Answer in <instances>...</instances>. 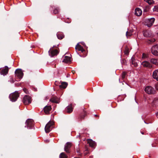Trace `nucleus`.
Segmentation results:
<instances>
[{
  "label": "nucleus",
  "instance_id": "nucleus-1",
  "mask_svg": "<svg viewBox=\"0 0 158 158\" xmlns=\"http://www.w3.org/2000/svg\"><path fill=\"white\" fill-rule=\"evenodd\" d=\"M145 92L148 94H153L156 93V91L154 88L151 86H147L144 89Z\"/></svg>",
  "mask_w": 158,
  "mask_h": 158
},
{
  "label": "nucleus",
  "instance_id": "nucleus-2",
  "mask_svg": "<svg viewBox=\"0 0 158 158\" xmlns=\"http://www.w3.org/2000/svg\"><path fill=\"white\" fill-rule=\"evenodd\" d=\"M19 96L18 93L15 91L10 95L9 98L12 102H14L17 100Z\"/></svg>",
  "mask_w": 158,
  "mask_h": 158
},
{
  "label": "nucleus",
  "instance_id": "nucleus-3",
  "mask_svg": "<svg viewBox=\"0 0 158 158\" xmlns=\"http://www.w3.org/2000/svg\"><path fill=\"white\" fill-rule=\"evenodd\" d=\"M23 73L20 69H17L15 72V76L16 78L21 79L22 78Z\"/></svg>",
  "mask_w": 158,
  "mask_h": 158
},
{
  "label": "nucleus",
  "instance_id": "nucleus-4",
  "mask_svg": "<svg viewBox=\"0 0 158 158\" xmlns=\"http://www.w3.org/2000/svg\"><path fill=\"white\" fill-rule=\"evenodd\" d=\"M152 53L155 56H158V45L157 44L153 46L151 49Z\"/></svg>",
  "mask_w": 158,
  "mask_h": 158
},
{
  "label": "nucleus",
  "instance_id": "nucleus-5",
  "mask_svg": "<svg viewBox=\"0 0 158 158\" xmlns=\"http://www.w3.org/2000/svg\"><path fill=\"white\" fill-rule=\"evenodd\" d=\"M155 21V19L152 18L150 19H146L145 21V24L148 27H151Z\"/></svg>",
  "mask_w": 158,
  "mask_h": 158
},
{
  "label": "nucleus",
  "instance_id": "nucleus-6",
  "mask_svg": "<svg viewBox=\"0 0 158 158\" xmlns=\"http://www.w3.org/2000/svg\"><path fill=\"white\" fill-rule=\"evenodd\" d=\"M31 98L29 95H25L23 98V102L25 105H27L31 102Z\"/></svg>",
  "mask_w": 158,
  "mask_h": 158
},
{
  "label": "nucleus",
  "instance_id": "nucleus-7",
  "mask_svg": "<svg viewBox=\"0 0 158 158\" xmlns=\"http://www.w3.org/2000/svg\"><path fill=\"white\" fill-rule=\"evenodd\" d=\"M26 123L25 127H27L28 129H31L34 124L33 120L31 119H28L26 120Z\"/></svg>",
  "mask_w": 158,
  "mask_h": 158
},
{
  "label": "nucleus",
  "instance_id": "nucleus-8",
  "mask_svg": "<svg viewBox=\"0 0 158 158\" xmlns=\"http://www.w3.org/2000/svg\"><path fill=\"white\" fill-rule=\"evenodd\" d=\"M53 125L52 122L49 121L46 125L45 130L46 133L49 132L51 130V127Z\"/></svg>",
  "mask_w": 158,
  "mask_h": 158
},
{
  "label": "nucleus",
  "instance_id": "nucleus-9",
  "mask_svg": "<svg viewBox=\"0 0 158 158\" xmlns=\"http://www.w3.org/2000/svg\"><path fill=\"white\" fill-rule=\"evenodd\" d=\"M72 146V143L69 142L67 143L64 145V151L67 153L70 152V148Z\"/></svg>",
  "mask_w": 158,
  "mask_h": 158
},
{
  "label": "nucleus",
  "instance_id": "nucleus-10",
  "mask_svg": "<svg viewBox=\"0 0 158 158\" xmlns=\"http://www.w3.org/2000/svg\"><path fill=\"white\" fill-rule=\"evenodd\" d=\"M48 52L49 55L51 57L56 55L58 53V51L57 49L52 50L50 49Z\"/></svg>",
  "mask_w": 158,
  "mask_h": 158
},
{
  "label": "nucleus",
  "instance_id": "nucleus-11",
  "mask_svg": "<svg viewBox=\"0 0 158 158\" xmlns=\"http://www.w3.org/2000/svg\"><path fill=\"white\" fill-rule=\"evenodd\" d=\"M8 71V68L7 66H6L4 68L2 69L0 73L1 75L3 76L6 75L7 74Z\"/></svg>",
  "mask_w": 158,
  "mask_h": 158
},
{
  "label": "nucleus",
  "instance_id": "nucleus-12",
  "mask_svg": "<svg viewBox=\"0 0 158 158\" xmlns=\"http://www.w3.org/2000/svg\"><path fill=\"white\" fill-rule=\"evenodd\" d=\"M87 143L89 144L90 147L94 148L96 145V143L92 139H89L87 140Z\"/></svg>",
  "mask_w": 158,
  "mask_h": 158
},
{
  "label": "nucleus",
  "instance_id": "nucleus-13",
  "mask_svg": "<svg viewBox=\"0 0 158 158\" xmlns=\"http://www.w3.org/2000/svg\"><path fill=\"white\" fill-rule=\"evenodd\" d=\"M75 49L77 52V51H80L82 52H83L85 51V50L83 49V47L78 44L76 46Z\"/></svg>",
  "mask_w": 158,
  "mask_h": 158
},
{
  "label": "nucleus",
  "instance_id": "nucleus-14",
  "mask_svg": "<svg viewBox=\"0 0 158 158\" xmlns=\"http://www.w3.org/2000/svg\"><path fill=\"white\" fill-rule=\"evenodd\" d=\"M153 78L158 81V69L155 70L153 72Z\"/></svg>",
  "mask_w": 158,
  "mask_h": 158
},
{
  "label": "nucleus",
  "instance_id": "nucleus-15",
  "mask_svg": "<svg viewBox=\"0 0 158 158\" xmlns=\"http://www.w3.org/2000/svg\"><path fill=\"white\" fill-rule=\"evenodd\" d=\"M142 65L144 67L150 68L152 67V65L151 64L148 62L146 61H144L142 62Z\"/></svg>",
  "mask_w": 158,
  "mask_h": 158
},
{
  "label": "nucleus",
  "instance_id": "nucleus-16",
  "mask_svg": "<svg viewBox=\"0 0 158 158\" xmlns=\"http://www.w3.org/2000/svg\"><path fill=\"white\" fill-rule=\"evenodd\" d=\"M52 109L51 106H45L44 109V112L47 114L49 113L50 111Z\"/></svg>",
  "mask_w": 158,
  "mask_h": 158
},
{
  "label": "nucleus",
  "instance_id": "nucleus-17",
  "mask_svg": "<svg viewBox=\"0 0 158 158\" xmlns=\"http://www.w3.org/2000/svg\"><path fill=\"white\" fill-rule=\"evenodd\" d=\"M142 14V11L139 8H137L135 9V14L137 16H140Z\"/></svg>",
  "mask_w": 158,
  "mask_h": 158
},
{
  "label": "nucleus",
  "instance_id": "nucleus-18",
  "mask_svg": "<svg viewBox=\"0 0 158 158\" xmlns=\"http://www.w3.org/2000/svg\"><path fill=\"white\" fill-rule=\"evenodd\" d=\"M132 64L135 67H136L138 66V63L139 61L137 60H136L133 58H131Z\"/></svg>",
  "mask_w": 158,
  "mask_h": 158
},
{
  "label": "nucleus",
  "instance_id": "nucleus-19",
  "mask_svg": "<svg viewBox=\"0 0 158 158\" xmlns=\"http://www.w3.org/2000/svg\"><path fill=\"white\" fill-rule=\"evenodd\" d=\"M50 101L52 102L56 103H59V99L56 97H53L52 98L50 99Z\"/></svg>",
  "mask_w": 158,
  "mask_h": 158
},
{
  "label": "nucleus",
  "instance_id": "nucleus-20",
  "mask_svg": "<svg viewBox=\"0 0 158 158\" xmlns=\"http://www.w3.org/2000/svg\"><path fill=\"white\" fill-rule=\"evenodd\" d=\"M73 108L72 104L69 105L66 107V111L67 113H70L72 112Z\"/></svg>",
  "mask_w": 158,
  "mask_h": 158
},
{
  "label": "nucleus",
  "instance_id": "nucleus-21",
  "mask_svg": "<svg viewBox=\"0 0 158 158\" xmlns=\"http://www.w3.org/2000/svg\"><path fill=\"white\" fill-rule=\"evenodd\" d=\"M71 58L70 57L66 56L64 57V58L63 61L65 63H68L71 61Z\"/></svg>",
  "mask_w": 158,
  "mask_h": 158
},
{
  "label": "nucleus",
  "instance_id": "nucleus-22",
  "mask_svg": "<svg viewBox=\"0 0 158 158\" xmlns=\"http://www.w3.org/2000/svg\"><path fill=\"white\" fill-rule=\"evenodd\" d=\"M150 62L154 64L157 65H158V59H151L150 60Z\"/></svg>",
  "mask_w": 158,
  "mask_h": 158
},
{
  "label": "nucleus",
  "instance_id": "nucleus-23",
  "mask_svg": "<svg viewBox=\"0 0 158 158\" xmlns=\"http://www.w3.org/2000/svg\"><path fill=\"white\" fill-rule=\"evenodd\" d=\"M143 35L145 37H150L151 35V33L150 32L148 31H145L143 33Z\"/></svg>",
  "mask_w": 158,
  "mask_h": 158
},
{
  "label": "nucleus",
  "instance_id": "nucleus-24",
  "mask_svg": "<svg viewBox=\"0 0 158 158\" xmlns=\"http://www.w3.org/2000/svg\"><path fill=\"white\" fill-rule=\"evenodd\" d=\"M68 85V84L67 82H62L61 84L59 85L60 88H65Z\"/></svg>",
  "mask_w": 158,
  "mask_h": 158
},
{
  "label": "nucleus",
  "instance_id": "nucleus-25",
  "mask_svg": "<svg viewBox=\"0 0 158 158\" xmlns=\"http://www.w3.org/2000/svg\"><path fill=\"white\" fill-rule=\"evenodd\" d=\"M57 38L59 39H62L64 37V35L62 33H57Z\"/></svg>",
  "mask_w": 158,
  "mask_h": 158
},
{
  "label": "nucleus",
  "instance_id": "nucleus-26",
  "mask_svg": "<svg viewBox=\"0 0 158 158\" xmlns=\"http://www.w3.org/2000/svg\"><path fill=\"white\" fill-rule=\"evenodd\" d=\"M152 104L158 106V99H154L152 102Z\"/></svg>",
  "mask_w": 158,
  "mask_h": 158
},
{
  "label": "nucleus",
  "instance_id": "nucleus-27",
  "mask_svg": "<svg viewBox=\"0 0 158 158\" xmlns=\"http://www.w3.org/2000/svg\"><path fill=\"white\" fill-rule=\"evenodd\" d=\"M60 158H67V156L64 153L62 152L60 153L59 156Z\"/></svg>",
  "mask_w": 158,
  "mask_h": 158
},
{
  "label": "nucleus",
  "instance_id": "nucleus-28",
  "mask_svg": "<svg viewBox=\"0 0 158 158\" xmlns=\"http://www.w3.org/2000/svg\"><path fill=\"white\" fill-rule=\"evenodd\" d=\"M156 40L152 38L148 40V43L149 44H151L154 42Z\"/></svg>",
  "mask_w": 158,
  "mask_h": 158
},
{
  "label": "nucleus",
  "instance_id": "nucleus-29",
  "mask_svg": "<svg viewBox=\"0 0 158 158\" xmlns=\"http://www.w3.org/2000/svg\"><path fill=\"white\" fill-rule=\"evenodd\" d=\"M132 31H130L129 32H128V31L126 33V36L127 37H128L129 36H130L132 35Z\"/></svg>",
  "mask_w": 158,
  "mask_h": 158
},
{
  "label": "nucleus",
  "instance_id": "nucleus-30",
  "mask_svg": "<svg viewBox=\"0 0 158 158\" xmlns=\"http://www.w3.org/2000/svg\"><path fill=\"white\" fill-rule=\"evenodd\" d=\"M144 1L149 4H151L153 3V0H144Z\"/></svg>",
  "mask_w": 158,
  "mask_h": 158
},
{
  "label": "nucleus",
  "instance_id": "nucleus-31",
  "mask_svg": "<svg viewBox=\"0 0 158 158\" xmlns=\"http://www.w3.org/2000/svg\"><path fill=\"white\" fill-rule=\"evenodd\" d=\"M124 52L125 54L128 55L129 52V49L127 47L125 48V50L124 51Z\"/></svg>",
  "mask_w": 158,
  "mask_h": 158
},
{
  "label": "nucleus",
  "instance_id": "nucleus-32",
  "mask_svg": "<svg viewBox=\"0 0 158 158\" xmlns=\"http://www.w3.org/2000/svg\"><path fill=\"white\" fill-rule=\"evenodd\" d=\"M154 11H158V5L156 6L153 9Z\"/></svg>",
  "mask_w": 158,
  "mask_h": 158
},
{
  "label": "nucleus",
  "instance_id": "nucleus-33",
  "mask_svg": "<svg viewBox=\"0 0 158 158\" xmlns=\"http://www.w3.org/2000/svg\"><path fill=\"white\" fill-rule=\"evenodd\" d=\"M147 57V56L146 54L143 53L142 54V58L145 59Z\"/></svg>",
  "mask_w": 158,
  "mask_h": 158
},
{
  "label": "nucleus",
  "instance_id": "nucleus-34",
  "mask_svg": "<svg viewBox=\"0 0 158 158\" xmlns=\"http://www.w3.org/2000/svg\"><path fill=\"white\" fill-rule=\"evenodd\" d=\"M126 75V73L125 72H123L122 76V77L123 79H124L125 78Z\"/></svg>",
  "mask_w": 158,
  "mask_h": 158
},
{
  "label": "nucleus",
  "instance_id": "nucleus-35",
  "mask_svg": "<svg viewBox=\"0 0 158 158\" xmlns=\"http://www.w3.org/2000/svg\"><path fill=\"white\" fill-rule=\"evenodd\" d=\"M59 12V10L58 9H56L54 10L53 12L55 14H56Z\"/></svg>",
  "mask_w": 158,
  "mask_h": 158
},
{
  "label": "nucleus",
  "instance_id": "nucleus-36",
  "mask_svg": "<svg viewBox=\"0 0 158 158\" xmlns=\"http://www.w3.org/2000/svg\"><path fill=\"white\" fill-rule=\"evenodd\" d=\"M155 88L156 90H158V83L155 85Z\"/></svg>",
  "mask_w": 158,
  "mask_h": 158
},
{
  "label": "nucleus",
  "instance_id": "nucleus-37",
  "mask_svg": "<svg viewBox=\"0 0 158 158\" xmlns=\"http://www.w3.org/2000/svg\"><path fill=\"white\" fill-rule=\"evenodd\" d=\"M23 90L24 91V92L26 94H27L28 93V91L26 89H23Z\"/></svg>",
  "mask_w": 158,
  "mask_h": 158
},
{
  "label": "nucleus",
  "instance_id": "nucleus-38",
  "mask_svg": "<svg viewBox=\"0 0 158 158\" xmlns=\"http://www.w3.org/2000/svg\"><path fill=\"white\" fill-rule=\"evenodd\" d=\"M156 116L157 117H158V112L156 113Z\"/></svg>",
  "mask_w": 158,
  "mask_h": 158
},
{
  "label": "nucleus",
  "instance_id": "nucleus-39",
  "mask_svg": "<svg viewBox=\"0 0 158 158\" xmlns=\"http://www.w3.org/2000/svg\"><path fill=\"white\" fill-rule=\"evenodd\" d=\"M95 116L96 117H98V116L97 115V114H95Z\"/></svg>",
  "mask_w": 158,
  "mask_h": 158
},
{
  "label": "nucleus",
  "instance_id": "nucleus-40",
  "mask_svg": "<svg viewBox=\"0 0 158 158\" xmlns=\"http://www.w3.org/2000/svg\"><path fill=\"white\" fill-rule=\"evenodd\" d=\"M85 153V154H86L87 153V152H86V153Z\"/></svg>",
  "mask_w": 158,
  "mask_h": 158
},
{
  "label": "nucleus",
  "instance_id": "nucleus-41",
  "mask_svg": "<svg viewBox=\"0 0 158 158\" xmlns=\"http://www.w3.org/2000/svg\"><path fill=\"white\" fill-rule=\"evenodd\" d=\"M77 152H79V151L77 150Z\"/></svg>",
  "mask_w": 158,
  "mask_h": 158
}]
</instances>
